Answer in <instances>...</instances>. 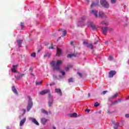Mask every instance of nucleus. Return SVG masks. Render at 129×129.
I'll return each instance as SVG.
<instances>
[{
  "mask_svg": "<svg viewBox=\"0 0 129 129\" xmlns=\"http://www.w3.org/2000/svg\"><path fill=\"white\" fill-rule=\"evenodd\" d=\"M62 61L61 60H58L57 62L53 60L50 62V65L52 67L53 70L56 71H60L61 69H60V65L62 64Z\"/></svg>",
  "mask_w": 129,
  "mask_h": 129,
  "instance_id": "obj_1",
  "label": "nucleus"
},
{
  "mask_svg": "<svg viewBox=\"0 0 129 129\" xmlns=\"http://www.w3.org/2000/svg\"><path fill=\"white\" fill-rule=\"evenodd\" d=\"M100 4L104 8H109V4L106 2V0H100Z\"/></svg>",
  "mask_w": 129,
  "mask_h": 129,
  "instance_id": "obj_2",
  "label": "nucleus"
},
{
  "mask_svg": "<svg viewBox=\"0 0 129 129\" xmlns=\"http://www.w3.org/2000/svg\"><path fill=\"white\" fill-rule=\"evenodd\" d=\"M88 26L91 28L93 31H95V30H96V26H95V24H94L93 22H88Z\"/></svg>",
  "mask_w": 129,
  "mask_h": 129,
  "instance_id": "obj_3",
  "label": "nucleus"
},
{
  "mask_svg": "<svg viewBox=\"0 0 129 129\" xmlns=\"http://www.w3.org/2000/svg\"><path fill=\"white\" fill-rule=\"evenodd\" d=\"M33 107V102H32V99H29L28 101V105L27 106V111H30V110Z\"/></svg>",
  "mask_w": 129,
  "mask_h": 129,
  "instance_id": "obj_4",
  "label": "nucleus"
},
{
  "mask_svg": "<svg viewBox=\"0 0 129 129\" xmlns=\"http://www.w3.org/2000/svg\"><path fill=\"white\" fill-rule=\"evenodd\" d=\"M115 74H116V71H110L109 72V76H108L109 78H112V77H113V76H114Z\"/></svg>",
  "mask_w": 129,
  "mask_h": 129,
  "instance_id": "obj_5",
  "label": "nucleus"
},
{
  "mask_svg": "<svg viewBox=\"0 0 129 129\" xmlns=\"http://www.w3.org/2000/svg\"><path fill=\"white\" fill-rule=\"evenodd\" d=\"M49 92H50V90L47 89V90H44L41 91L39 94L40 95H44V94H46V93H49Z\"/></svg>",
  "mask_w": 129,
  "mask_h": 129,
  "instance_id": "obj_6",
  "label": "nucleus"
},
{
  "mask_svg": "<svg viewBox=\"0 0 129 129\" xmlns=\"http://www.w3.org/2000/svg\"><path fill=\"white\" fill-rule=\"evenodd\" d=\"M49 92H50V90L47 89V90H44L41 91L39 94L40 95H44V94H46V93H49Z\"/></svg>",
  "mask_w": 129,
  "mask_h": 129,
  "instance_id": "obj_7",
  "label": "nucleus"
},
{
  "mask_svg": "<svg viewBox=\"0 0 129 129\" xmlns=\"http://www.w3.org/2000/svg\"><path fill=\"white\" fill-rule=\"evenodd\" d=\"M103 34L106 36V33H107V30H108V27H102V28Z\"/></svg>",
  "mask_w": 129,
  "mask_h": 129,
  "instance_id": "obj_8",
  "label": "nucleus"
},
{
  "mask_svg": "<svg viewBox=\"0 0 129 129\" xmlns=\"http://www.w3.org/2000/svg\"><path fill=\"white\" fill-rule=\"evenodd\" d=\"M91 14H93L94 15L95 18H98V15L97 14H98V12L96 10H92L91 12Z\"/></svg>",
  "mask_w": 129,
  "mask_h": 129,
  "instance_id": "obj_9",
  "label": "nucleus"
},
{
  "mask_svg": "<svg viewBox=\"0 0 129 129\" xmlns=\"http://www.w3.org/2000/svg\"><path fill=\"white\" fill-rule=\"evenodd\" d=\"M56 50L57 56H60V55H62V50L59 48L57 47Z\"/></svg>",
  "mask_w": 129,
  "mask_h": 129,
  "instance_id": "obj_10",
  "label": "nucleus"
},
{
  "mask_svg": "<svg viewBox=\"0 0 129 129\" xmlns=\"http://www.w3.org/2000/svg\"><path fill=\"white\" fill-rule=\"evenodd\" d=\"M99 18H106V15L103 13V12H99V15L98 16Z\"/></svg>",
  "mask_w": 129,
  "mask_h": 129,
  "instance_id": "obj_11",
  "label": "nucleus"
},
{
  "mask_svg": "<svg viewBox=\"0 0 129 129\" xmlns=\"http://www.w3.org/2000/svg\"><path fill=\"white\" fill-rule=\"evenodd\" d=\"M47 121L48 120L45 118H42L41 119V123H42L43 125L46 124V122H47Z\"/></svg>",
  "mask_w": 129,
  "mask_h": 129,
  "instance_id": "obj_12",
  "label": "nucleus"
},
{
  "mask_svg": "<svg viewBox=\"0 0 129 129\" xmlns=\"http://www.w3.org/2000/svg\"><path fill=\"white\" fill-rule=\"evenodd\" d=\"M26 122V118H24L22 120L20 121V126H22L24 123Z\"/></svg>",
  "mask_w": 129,
  "mask_h": 129,
  "instance_id": "obj_13",
  "label": "nucleus"
},
{
  "mask_svg": "<svg viewBox=\"0 0 129 129\" xmlns=\"http://www.w3.org/2000/svg\"><path fill=\"white\" fill-rule=\"evenodd\" d=\"M55 92H56V93H59V95H60V96H62V91H61V89H55Z\"/></svg>",
  "mask_w": 129,
  "mask_h": 129,
  "instance_id": "obj_14",
  "label": "nucleus"
},
{
  "mask_svg": "<svg viewBox=\"0 0 129 129\" xmlns=\"http://www.w3.org/2000/svg\"><path fill=\"white\" fill-rule=\"evenodd\" d=\"M12 91L15 93V94H17V95H18V94H19V93H18V91H17V89H16V87L13 86L12 87Z\"/></svg>",
  "mask_w": 129,
  "mask_h": 129,
  "instance_id": "obj_15",
  "label": "nucleus"
},
{
  "mask_svg": "<svg viewBox=\"0 0 129 129\" xmlns=\"http://www.w3.org/2000/svg\"><path fill=\"white\" fill-rule=\"evenodd\" d=\"M53 101H54V100L51 99L50 100H49L48 101V106L49 107H52V104H53Z\"/></svg>",
  "mask_w": 129,
  "mask_h": 129,
  "instance_id": "obj_16",
  "label": "nucleus"
},
{
  "mask_svg": "<svg viewBox=\"0 0 129 129\" xmlns=\"http://www.w3.org/2000/svg\"><path fill=\"white\" fill-rule=\"evenodd\" d=\"M32 122L35 123V124H36V125H39V122H38V121H37V120H36V119L32 118Z\"/></svg>",
  "mask_w": 129,
  "mask_h": 129,
  "instance_id": "obj_17",
  "label": "nucleus"
},
{
  "mask_svg": "<svg viewBox=\"0 0 129 129\" xmlns=\"http://www.w3.org/2000/svg\"><path fill=\"white\" fill-rule=\"evenodd\" d=\"M87 47L88 48H90V49H91V50H93V49H94V47H93V45H92V44H88L87 45Z\"/></svg>",
  "mask_w": 129,
  "mask_h": 129,
  "instance_id": "obj_18",
  "label": "nucleus"
},
{
  "mask_svg": "<svg viewBox=\"0 0 129 129\" xmlns=\"http://www.w3.org/2000/svg\"><path fill=\"white\" fill-rule=\"evenodd\" d=\"M99 3L95 4L94 3H93L92 5H91V8H94V7H97L98 6Z\"/></svg>",
  "mask_w": 129,
  "mask_h": 129,
  "instance_id": "obj_19",
  "label": "nucleus"
},
{
  "mask_svg": "<svg viewBox=\"0 0 129 129\" xmlns=\"http://www.w3.org/2000/svg\"><path fill=\"white\" fill-rule=\"evenodd\" d=\"M17 42H18L19 47H21V46H22V43L23 41L21 40H18Z\"/></svg>",
  "mask_w": 129,
  "mask_h": 129,
  "instance_id": "obj_20",
  "label": "nucleus"
},
{
  "mask_svg": "<svg viewBox=\"0 0 129 129\" xmlns=\"http://www.w3.org/2000/svg\"><path fill=\"white\" fill-rule=\"evenodd\" d=\"M11 71L13 73H18V71L16 70L15 68L11 69Z\"/></svg>",
  "mask_w": 129,
  "mask_h": 129,
  "instance_id": "obj_21",
  "label": "nucleus"
},
{
  "mask_svg": "<svg viewBox=\"0 0 129 129\" xmlns=\"http://www.w3.org/2000/svg\"><path fill=\"white\" fill-rule=\"evenodd\" d=\"M41 112H42V113H44L45 114H46L47 115H48V111L44 109L41 110Z\"/></svg>",
  "mask_w": 129,
  "mask_h": 129,
  "instance_id": "obj_22",
  "label": "nucleus"
},
{
  "mask_svg": "<svg viewBox=\"0 0 129 129\" xmlns=\"http://www.w3.org/2000/svg\"><path fill=\"white\" fill-rule=\"evenodd\" d=\"M68 82H69V83H73V82H74V81H73V78H70L68 80Z\"/></svg>",
  "mask_w": 129,
  "mask_h": 129,
  "instance_id": "obj_23",
  "label": "nucleus"
},
{
  "mask_svg": "<svg viewBox=\"0 0 129 129\" xmlns=\"http://www.w3.org/2000/svg\"><path fill=\"white\" fill-rule=\"evenodd\" d=\"M71 116L73 117H76V116H77V113H74L71 115Z\"/></svg>",
  "mask_w": 129,
  "mask_h": 129,
  "instance_id": "obj_24",
  "label": "nucleus"
},
{
  "mask_svg": "<svg viewBox=\"0 0 129 129\" xmlns=\"http://www.w3.org/2000/svg\"><path fill=\"white\" fill-rule=\"evenodd\" d=\"M43 83V82L40 81V82H36L35 84L36 85H41Z\"/></svg>",
  "mask_w": 129,
  "mask_h": 129,
  "instance_id": "obj_25",
  "label": "nucleus"
},
{
  "mask_svg": "<svg viewBox=\"0 0 129 129\" xmlns=\"http://www.w3.org/2000/svg\"><path fill=\"white\" fill-rule=\"evenodd\" d=\"M99 105H100V104L98 103V102H96V103H95L94 106H95V107H97V106H99Z\"/></svg>",
  "mask_w": 129,
  "mask_h": 129,
  "instance_id": "obj_26",
  "label": "nucleus"
},
{
  "mask_svg": "<svg viewBox=\"0 0 129 129\" xmlns=\"http://www.w3.org/2000/svg\"><path fill=\"white\" fill-rule=\"evenodd\" d=\"M20 26L21 27V30H23L24 27V22H21L20 23Z\"/></svg>",
  "mask_w": 129,
  "mask_h": 129,
  "instance_id": "obj_27",
  "label": "nucleus"
},
{
  "mask_svg": "<svg viewBox=\"0 0 129 129\" xmlns=\"http://www.w3.org/2000/svg\"><path fill=\"white\" fill-rule=\"evenodd\" d=\"M48 49H49V50L54 49V46H53V44L52 43L51 44V46H49L48 47Z\"/></svg>",
  "mask_w": 129,
  "mask_h": 129,
  "instance_id": "obj_28",
  "label": "nucleus"
},
{
  "mask_svg": "<svg viewBox=\"0 0 129 129\" xmlns=\"http://www.w3.org/2000/svg\"><path fill=\"white\" fill-rule=\"evenodd\" d=\"M62 34H63V36H66V34H67V31L66 30H64L62 31Z\"/></svg>",
  "mask_w": 129,
  "mask_h": 129,
  "instance_id": "obj_29",
  "label": "nucleus"
},
{
  "mask_svg": "<svg viewBox=\"0 0 129 129\" xmlns=\"http://www.w3.org/2000/svg\"><path fill=\"white\" fill-rule=\"evenodd\" d=\"M15 78H16V79H17V80H20V79H21V76H20V75L19 76H18V77L15 76Z\"/></svg>",
  "mask_w": 129,
  "mask_h": 129,
  "instance_id": "obj_30",
  "label": "nucleus"
},
{
  "mask_svg": "<svg viewBox=\"0 0 129 129\" xmlns=\"http://www.w3.org/2000/svg\"><path fill=\"white\" fill-rule=\"evenodd\" d=\"M117 96H118V94L116 93L114 96H113L112 97V99H113V98H114V97H117Z\"/></svg>",
  "mask_w": 129,
  "mask_h": 129,
  "instance_id": "obj_31",
  "label": "nucleus"
},
{
  "mask_svg": "<svg viewBox=\"0 0 129 129\" xmlns=\"http://www.w3.org/2000/svg\"><path fill=\"white\" fill-rule=\"evenodd\" d=\"M31 56L33 57L34 58L36 57V53L35 52H33L31 54Z\"/></svg>",
  "mask_w": 129,
  "mask_h": 129,
  "instance_id": "obj_32",
  "label": "nucleus"
},
{
  "mask_svg": "<svg viewBox=\"0 0 129 129\" xmlns=\"http://www.w3.org/2000/svg\"><path fill=\"white\" fill-rule=\"evenodd\" d=\"M114 124H115L116 125L113 127V128L117 129V124H116L115 122H114Z\"/></svg>",
  "mask_w": 129,
  "mask_h": 129,
  "instance_id": "obj_33",
  "label": "nucleus"
},
{
  "mask_svg": "<svg viewBox=\"0 0 129 129\" xmlns=\"http://www.w3.org/2000/svg\"><path fill=\"white\" fill-rule=\"evenodd\" d=\"M77 74H78V75H79V76H80V77L81 78H82V74H81V73L78 72V73H77Z\"/></svg>",
  "mask_w": 129,
  "mask_h": 129,
  "instance_id": "obj_34",
  "label": "nucleus"
},
{
  "mask_svg": "<svg viewBox=\"0 0 129 129\" xmlns=\"http://www.w3.org/2000/svg\"><path fill=\"white\" fill-rule=\"evenodd\" d=\"M74 55L73 54H68L67 56L68 58H71V57H73Z\"/></svg>",
  "mask_w": 129,
  "mask_h": 129,
  "instance_id": "obj_35",
  "label": "nucleus"
},
{
  "mask_svg": "<svg viewBox=\"0 0 129 129\" xmlns=\"http://www.w3.org/2000/svg\"><path fill=\"white\" fill-rule=\"evenodd\" d=\"M111 4H115L116 3V0H111Z\"/></svg>",
  "mask_w": 129,
  "mask_h": 129,
  "instance_id": "obj_36",
  "label": "nucleus"
},
{
  "mask_svg": "<svg viewBox=\"0 0 129 129\" xmlns=\"http://www.w3.org/2000/svg\"><path fill=\"white\" fill-rule=\"evenodd\" d=\"M100 24H101V25H107V23H105L104 22H101Z\"/></svg>",
  "mask_w": 129,
  "mask_h": 129,
  "instance_id": "obj_37",
  "label": "nucleus"
},
{
  "mask_svg": "<svg viewBox=\"0 0 129 129\" xmlns=\"http://www.w3.org/2000/svg\"><path fill=\"white\" fill-rule=\"evenodd\" d=\"M108 91H104L102 92V94L104 95L105 93H107Z\"/></svg>",
  "mask_w": 129,
  "mask_h": 129,
  "instance_id": "obj_38",
  "label": "nucleus"
},
{
  "mask_svg": "<svg viewBox=\"0 0 129 129\" xmlns=\"http://www.w3.org/2000/svg\"><path fill=\"white\" fill-rule=\"evenodd\" d=\"M117 103H118L117 100L114 101V103H113L112 104H116Z\"/></svg>",
  "mask_w": 129,
  "mask_h": 129,
  "instance_id": "obj_39",
  "label": "nucleus"
},
{
  "mask_svg": "<svg viewBox=\"0 0 129 129\" xmlns=\"http://www.w3.org/2000/svg\"><path fill=\"white\" fill-rule=\"evenodd\" d=\"M18 66H19V64H17V65H13V68H17V67H18Z\"/></svg>",
  "mask_w": 129,
  "mask_h": 129,
  "instance_id": "obj_40",
  "label": "nucleus"
},
{
  "mask_svg": "<svg viewBox=\"0 0 129 129\" xmlns=\"http://www.w3.org/2000/svg\"><path fill=\"white\" fill-rule=\"evenodd\" d=\"M125 117H126V118H128V117H129V114H126L125 115Z\"/></svg>",
  "mask_w": 129,
  "mask_h": 129,
  "instance_id": "obj_41",
  "label": "nucleus"
},
{
  "mask_svg": "<svg viewBox=\"0 0 129 129\" xmlns=\"http://www.w3.org/2000/svg\"><path fill=\"white\" fill-rule=\"evenodd\" d=\"M50 86H52L53 85H55V83H51L49 84Z\"/></svg>",
  "mask_w": 129,
  "mask_h": 129,
  "instance_id": "obj_42",
  "label": "nucleus"
},
{
  "mask_svg": "<svg viewBox=\"0 0 129 129\" xmlns=\"http://www.w3.org/2000/svg\"><path fill=\"white\" fill-rule=\"evenodd\" d=\"M61 73L62 75H65V72H64V71H61Z\"/></svg>",
  "mask_w": 129,
  "mask_h": 129,
  "instance_id": "obj_43",
  "label": "nucleus"
},
{
  "mask_svg": "<svg viewBox=\"0 0 129 129\" xmlns=\"http://www.w3.org/2000/svg\"><path fill=\"white\" fill-rule=\"evenodd\" d=\"M107 31H112V28H109L108 27Z\"/></svg>",
  "mask_w": 129,
  "mask_h": 129,
  "instance_id": "obj_44",
  "label": "nucleus"
},
{
  "mask_svg": "<svg viewBox=\"0 0 129 129\" xmlns=\"http://www.w3.org/2000/svg\"><path fill=\"white\" fill-rule=\"evenodd\" d=\"M109 57L111 59V60H113V57H112V56L110 55Z\"/></svg>",
  "mask_w": 129,
  "mask_h": 129,
  "instance_id": "obj_45",
  "label": "nucleus"
},
{
  "mask_svg": "<svg viewBox=\"0 0 129 129\" xmlns=\"http://www.w3.org/2000/svg\"><path fill=\"white\" fill-rule=\"evenodd\" d=\"M117 101H118V102H120L121 101V99H118L117 100Z\"/></svg>",
  "mask_w": 129,
  "mask_h": 129,
  "instance_id": "obj_46",
  "label": "nucleus"
},
{
  "mask_svg": "<svg viewBox=\"0 0 129 129\" xmlns=\"http://www.w3.org/2000/svg\"><path fill=\"white\" fill-rule=\"evenodd\" d=\"M85 18H86L85 16H83V17H82L81 19L84 20L85 19Z\"/></svg>",
  "mask_w": 129,
  "mask_h": 129,
  "instance_id": "obj_47",
  "label": "nucleus"
},
{
  "mask_svg": "<svg viewBox=\"0 0 129 129\" xmlns=\"http://www.w3.org/2000/svg\"><path fill=\"white\" fill-rule=\"evenodd\" d=\"M47 56H48V53L44 54V58H46V57H47Z\"/></svg>",
  "mask_w": 129,
  "mask_h": 129,
  "instance_id": "obj_48",
  "label": "nucleus"
},
{
  "mask_svg": "<svg viewBox=\"0 0 129 129\" xmlns=\"http://www.w3.org/2000/svg\"><path fill=\"white\" fill-rule=\"evenodd\" d=\"M56 78H57V76L54 75L53 76V79H56Z\"/></svg>",
  "mask_w": 129,
  "mask_h": 129,
  "instance_id": "obj_49",
  "label": "nucleus"
},
{
  "mask_svg": "<svg viewBox=\"0 0 129 129\" xmlns=\"http://www.w3.org/2000/svg\"><path fill=\"white\" fill-rule=\"evenodd\" d=\"M85 111H87L88 112H89V111H90V109H86Z\"/></svg>",
  "mask_w": 129,
  "mask_h": 129,
  "instance_id": "obj_50",
  "label": "nucleus"
},
{
  "mask_svg": "<svg viewBox=\"0 0 129 129\" xmlns=\"http://www.w3.org/2000/svg\"><path fill=\"white\" fill-rule=\"evenodd\" d=\"M47 54H48L47 56L48 57V58H50V56H51V54L50 53H47Z\"/></svg>",
  "mask_w": 129,
  "mask_h": 129,
  "instance_id": "obj_51",
  "label": "nucleus"
},
{
  "mask_svg": "<svg viewBox=\"0 0 129 129\" xmlns=\"http://www.w3.org/2000/svg\"><path fill=\"white\" fill-rule=\"evenodd\" d=\"M66 71H68L69 70V68H66Z\"/></svg>",
  "mask_w": 129,
  "mask_h": 129,
  "instance_id": "obj_52",
  "label": "nucleus"
},
{
  "mask_svg": "<svg viewBox=\"0 0 129 129\" xmlns=\"http://www.w3.org/2000/svg\"><path fill=\"white\" fill-rule=\"evenodd\" d=\"M74 43V42L73 41H71L70 44L71 45H73Z\"/></svg>",
  "mask_w": 129,
  "mask_h": 129,
  "instance_id": "obj_53",
  "label": "nucleus"
},
{
  "mask_svg": "<svg viewBox=\"0 0 129 129\" xmlns=\"http://www.w3.org/2000/svg\"><path fill=\"white\" fill-rule=\"evenodd\" d=\"M48 96H49V97H52V95H51V94H48Z\"/></svg>",
  "mask_w": 129,
  "mask_h": 129,
  "instance_id": "obj_54",
  "label": "nucleus"
},
{
  "mask_svg": "<svg viewBox=\"0 0 129 129\" xmlns=\"http://www.w3.org/2000/svg\"><path fill=\"white\" fill-rule=\"evenodd\" d=\"M97 43H98V41H96V42H95L94 43V44L95 45H96V44H97Z\"/></svg>",
  "mask_w": 129,
  "mask_h": 129,
  "instance_id": "obj_55",
  "label": "nucleus"
},
{
  "mask_svg": "<svg viewBox=\"0 0 129 129\" xmlns=\"http://www.w3.org/2000/svg\"><path fill=\"white\" fill-rule=\"evenodd\" d=\"M88 95V97H90V93H89Z\"/></svg>",
  "mask_w": 129,
  "mask_h": 129,
  "instance_id": "obj_56",
  "label": "nucleus"
},
{
  "mask_svg": "<svg viewBox=\"0 0 129 129\" xmlns=\"http://www.w3.org/2000/svg\"><path fill=\"white\" fill-rule=\"evenodd\" d=\"M20 75V76H21V77H22V76H24V75H25V74H21V75Z\"/></svg>",
  "mask_w": 129,
  "mask_h": 129,
  "instance_id": "obj_57",
  "label": "nucleus"
},
{
  "mask_svg": "<svg viewBox=\"0 0 129 129\" xmlns=\"http://www.w3.org/2000/svg\"><path fill=\"white\" fill-rule=\"evenodd\" d=\"M23 111H24V114L26 113V110H25V109H24Z\"/></svg>",
  "mask_w": 129,
  "mask_h": 129,
  "instance_id": "obj_58",
  "label": "nucleus"
},
{
  "mask_svg": "<svg viewBox=\"0 0 129 129\" xmlns=\"http://www.w3.org/2000/svg\"><path fill=\"white\" fill-rule=\"evenodd\" d=\"M111 99H112V97L109 98L108 99V100H110Z\"/></svg>",
  "mask_w": 129,
  "mask_h": 129,
  "instance_id": "obj_59",
  "label": "nucleus"
},
{
  "mask_svg": "<svg viewBox=\"0 0 129 129\" xmlns=\"http://www.w3.org/2000/svg\"><path fill=\"white\" fill-rule=\"evenodd\" d=\"M31 70H32V67H30L29 69V71H31Z\"/></svg>",
  "mask_w": 129,
  "mask_h": 129,
  "instance_id": "obj_60",
  "label": "nucleus"
},
{
  "mask_svg": "<svg viewBox=\"0 0 129 129\" xmlns=\"http://www.w3.org/2000/svg\"><path fill=\"white\" fill-rule=\"evenodd\" d=\"M107 43H108V41H107L105 42V44H107Z\"/></svg>",
  "mask_w": 129,
  "mask_h": 129,
  "instance_id": "obj_61",
  "label": "nucleus"
},
{
  "mask_svg": "<svg viewBox=\"0 0 129 129\" xmlns=\"http://www.w3.org/2000/svg\"><path fill=\"white\" fill-rule=\"evenodd\" d=\"M84 44H87V42H86V41H84Z\"/></svg>",
  "mask_w": 129,
  "mask_h": 129,
  "instance_id": "obj_62",
  "label": "nucleus"
},
{
  "mask_svg": "<svg viewBox=\"0 0 129 129\" xmlns=\"http://www.w3.org/2000/svg\"><path fill=\"white\" fill-rule=\"evenodd\" d=\"M58 31H62V29H60L58 30Z\"/></svg>",
  "mask_w": 129,
  "mask_h": 129,
  "instance_id": "obj_63",
  "label": "nucleus"
},
{
  "mask_svg": "<svg viewBox=\"0 0 129 129\" xmlns=\"http://www.w3.org/2000/svg\"><path fill=\"white\" fill-rule=\"evenodd\" d=\"M53 129H56V127L54 126Z\"/></svg>",
  "mask_w": 129,
  "mask_h": 129,
  "instance_id": "obj_64",
  "label": "nucleus"
}]
</instances>
